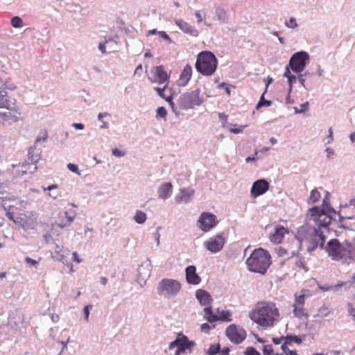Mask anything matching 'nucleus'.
<instances>
[{
	"label": "nucleus",
	"mask_w": 355,
	"mask_h": 355,
	"mask_svg": "<svg viewBox=\"0 0 355 355\" xmlns=\"http://www.w3.org/2000/svg\"><path fill=\"white\" fill-rule=\"evenodd\" d=\"M195 193L194 189L184 188L180 189V194L176 197L178 202H188V200L193 196Z\"/></svg>",
	"instance_id": "aec40b11"
},
{
	"label": "nucleus",
	"mask_w": 355,
	"mask_h": 355,
	"mask_svg": "<svg viewBox=\"0 0 355 355\" xmlns=\"http://www.w3.org/2000/svg\"><path fill=\"white\" fill-rule=\"evenodd\" d=\"M168 88V84L166 83L163 88L160 87H155V90L157 92V94L162 98L165 99L171 105L173 110L175 111L174 109V103L173 102L172 95H169L166 96L164 94L165 91Z\"/></svg>",
	"instance_id": "4be33fe9"
},
{
	"label": "nucleus",
	"mask_w": 355,
	"mask_h": 355,
	"mask_svg": "<svg viewBox=\"0 0 355 355\" xmlns=\"http://www.w3.org/2000/svg\"><path fill=\"white\" fill-rule=\"evenodd\" d=\"M72 126L78 130H83L84 128V125L83 123H73Z\"/></svg>",
	"instance_id": "69168bd1"
},
{
	"label": "nucleus",
	"mask_w": 355,
	"mask_h": 355,
	"mask_svg": "<svg viewBox=\"0 0 355 355\" xmlns=\"http://www.w3.org/2000/svg\"><path fill=\"white\" fill-rule=\"evenodd\" d=\"M269 183L263 179L255 181L251 188L250 193L254 198L264 194L269 189Z\"/></svg>",
	"instance_id": "2eb2a0df"
},
{
	"label": "nucleus",
	"mask_w": 355,
	"mask_h": 355,
	"mask_svg": "<svg viewBox=\"0 0 355 355\" xmlns=\"http://www.w3.org/2000/svg\"><path fill=\"white\" fill-rule=\"evenodd\" d=\"M245 263L249 270L263 275L271 264V257L267 250L260 248L253 250Z\"/></svg>",
	"instance_id": "7ed1b4c3"
},
{
	"label": "nucleus",
	"mask_w": 355,
	"mask_h": 355,
	"mask_svg": "<svg viewBox=\"0 0 355 355\" xmlns=\"http://www.w3.org/2000/svg\"><path fill=\"white\" fill-rule=\"evenodd\" d=\"M196 298L203 305H208L211 301L210 295L205 291L199 289L196 293Z\"/></svg>",
	"instance_id": "412c9836"
},
{
	"label": "nucleus",
	"mask_w": 355,
	"mask_h": 355,
	"mask_svg": "<svg viewBox=\"0 0 355 355\" xmlns=\"http://www.w3.org/2000/svg\"><path fill=\"white\" fill-rule=\"evenodd\" d=\"M6 215L8 219H10V220H12L14 223H21V221L18 220V219L17 220L15 219V213L13 211H7L6 213Z\"/></svg>",
	"instance_id": "c03bdc74"
},
{
	"label": "nucleus",
	"mask_w": 355,
	"mask_h": 355,
	"mask_svg": "<svg viewBox=\"0 0 355 355\" xmlns=\"http://www.w3.org/2000/svg\"><path fill=\"white\" fill-rule=\"evenodd\" d=\"M320 198V193L317 189H313L311 191L309 198V203H315Z\"/></svg>",
	"instance_id": "2f4dec72"
},
{
	"label": "nucleus",
	"mask_w": 355,
	"mask_h": 355,
	"mask_svg": "<svg viewBox=\"0 0 355 355\" xmlns=\"http://www.w3.org/2000/svg\"><path fill=\"white\" fill-rule=\"evenodd\" d=\"M218 116L220 119L224 121V123H227V115L224 113H219Z\"/></svg>",
	"instance_id": "e2e57ef3"
},
{
	"label": "nucleus",
	"mask_w": 355,
	"mask_h": 355,
	"mask_svg": "<svg viewBox=\"0 0 355 355\" xmlns=\"http://www.w3.org/2000/svg\"><path fill=\"white\" fill-rule=\"evenodd\" d=\"M293 260L295 267L297 270H304L305 272L309 270V268L306 266V263L299 257H294L291 258Z\"/></svg>",
	"instance_id": "c85d7f7f"
},
{
	"label": "nucleus",
	"mask_w": 355,
	"mask_h": 355,
	"mask_svg": "<svg viewBox=\"0 0 355 355\" xmlns=\"http://www.w3.org/2000/svg\"><path fill=\"white\" fill-rule=\"evenodd\" d=\"M263 352L265 355H275L273 352L272 347L270 345H264Z\"/></svg>",
	"instance_id": "4c0bfd02"
},
{
	"label": "nucleus",
	"mask_w": 355,
	"mask_h": 355,
	"mask_svg": "<svg viewBox=\"0 0 355 355\" xmlns=\"http://www.w3.org/2000/svg\"><path fill=\"white\" fill-rule=\"evenodd\" d=\"M60 218H65L66 221L64 222H60V223H58V227L63 228L67 225H69L74 219L75 214L73 212H69V211H64L62 214H60Z\"/></svg>",
	"instance_id": "393cba45"
},
{
	"label": "nucleus",
	"mask_w": 355,
	"mask_h": 355,
	"mask_svg": "<svg viewBox=\"0 0 355 355\" xmlns=\"http://www.w3.org/2000/svg\"><path fill=\"white\" fill-rule=\"evenodd\" d=\"M11 24L14 28H21L23 26V21L19 17H14L11 19Z\"/></svg>",
	"instance_id": "c9c22d12"
},
{
	"label": "nucleus",
	"mask_w": 355,
	"mask_h": 355,
	"mask_svg": "<svg viewBox=\"0 0 355 355\" xmlns=\"http://www.w3.org/2000/svg\"><path fill=\"white\" fill-rule=\"evenodd\" d=\"M178 26L186 33H191L193 31V27L190 26L188 23L181 21L177 23Z\"/></svg>",
	"instance_id": "473e14b6"
},
{
	"label": "nucleus",
	"mask_w": 355,
	"mask_h": 355,
	"mask_svg": "<svg viewBox=\"0 0 355 355\" xmlns=\"http://www.w3.org/2000/svg\"><path fill=\"white\" fill-rule=\"evenodd\" d=\"M148 78L151 83L158 84H168L169 80V76L162 65L153 67Z\"/></svg>",
	"instance_id": "f8f14e48"
},
{
	"label": "nucleus",
	"mask_w": 355,
	"mask_h": 355,
	"mask_svg": "<svg viewBox=\"0 0 355 355\" xmlns=\"http://www.w3.org/2000/svg\"><path fill=\"white\" fill-rule=\"evenodd\" d=\"M309 60V54L305 51L295 53L290 59L288 66L293 71L301 73L306 67V62Z\"/></svg>",
	"instance_id": "9d476101"
},
{
	"label": "nucleus",
	"mask_w": 355,
	"mask_h": 355,
	"mask_svg": "<svg viewBox=\"0 0 355 355\" xmlns=\"http://www.w3.org/2000/svg\"><path fill=\"white\" fill-rule=\"evenodd\" d=\"M67 168L71 171L80 175V172H79L78 167L77 165L72 164V163H69L67 164Z\"/></svg>",
	"instance_id": "79ce46f5"
},
{
	"label": "nucleus",
	"mask_w": 355,
	"mask_h": 355,
	"mask_svg": "<svg viewBox=\"0 0 355 355\" xmlns=\"http://www.w3.org/2000/svg\"><path fill=\"white\" fill-rule=\"evenodd\" d=\"M218 223V220L216 216L210 212L205 211L201 213L198 220L199 228L205 232L210 231L215 227Z\"/></svg>",
	"instance_id": "9b49d317"
},
{
	"label": "nucleus",
	"mask_w": 355,
	"mask_h": 355,
	"mask_svg": "<svg viewBox=\"0 0 355 355\" xmlns=\"http://www.w3.org/2000/svg\"><path fill=\"white\" fill-rule=\"evenodd\" d=\"M218 314L216 315V318H218V321H225L230 322L232 321L231 313L228 310H222L221 311L219 309L217 310Z\"/></svg>",
	"instance_id": "cd10ccee"
},
{
	"label": "nucleus",
	"mask_w": 355,
	"mask_h": 355,
	"mask_svg": "<svg viewBox=\"0 0 355 355\" xmlns=\"http://www.w3.org/2000/svg\"><path fill=\"white\" fill-rule=\"evenodd\" d=\"M218 60L211 51H202L197 57L196 69L203 76H211L216 71Z\"/></svg>",
	"instance_id": "20e7f679"
},
{
	"label": "nucleus",
	"mask_w": 355,
	"mask_h": 355,
	"mask_svg": "<svg viewBox=\"0 0 355 355\" xmlns=\"http://www.w3.org/2000/svg\"><path fill=\"white\" fill-rule=\"evenodd\" d=\"M204 317L209 322L218 321L216 315L214 314L211 306H207L204 309Z\"/></svg>",
	"instance_id": "bb28decb"
},
{
	"label": "nucleus",
	"mask_w": 355,
	"mask_h": 355,
	"mask_svg": "<svg viewBox=\"0 0 355 355\" xmlns=\"http://www.w3.org/2000/svg\"><path fill=\"white\" fill-rule=\"evenodd\" d=\"M195 343L193 341H190L187 336L182 333L178 334L175 340L169 344V349H173L174 347H177L175 355H180L184 353L187 349H191Z\"/></svg>",
	"instance_id": "1a4fd4ad"
},
{
	"label": "nucleus",
	"mask_w": 355,
	"mask_h": 355,
	"mask_svg": "<svg viewBox=\"0 0 355 355\" xmlns=\"http://www.w3.org/2000/svg\"><path fill=\"white\" fill-rule=\"evenodd\" d=\"M288 82L290 86V90H291L293 87V84L296 82V77L292 75L291 77H288Z\"/></svg>",
	"instance_id": "8fccbe9b"
},
{
	"label": "nucleus",
	"mask_w": 355,
	"mask_h": 355,
	"mask_svg": "<svg viewBox=\"0 0 355 355\" xmlns=\"http://www.w3.org/2000/svg\"><path fill=\"white\" fill-rule=\"evenodd\" d=\"M167 114L166 110L164 107H159L157 109V115L162 117L165 118Z\"/></svg>",
	"instance_id": "a19ab883"
},
{
	"label": "nucleus",
	"mask_w": 355,
	"mask_h": 355,
	"mask_svg": "<svg viewBox=\"0 0 355 355\" xmlns=\"http://www.w3.org/2000/svg\"><path fill=\"white\" fill-rule=\"evenodd\" d=\"M134 219L137 223L142 224L146 220V214L142 211L137 210L134 216Z\"/></svg>",
	"instance_id": "7c9ffc66"
},
{
	"label": "nucleus",
	"mask_w": 355,
	"mask_h": 355,
	"mask_svg": "<svg viewBox=\"0 0 355 355\" xmlns=\"http://www.w3.org/2000/svg\"><path fill=\"white\" fill-rule=\"evenodd\" d=\"M282 340H284V336H282L280 338H274L272 339V342L275 344V345H279L282 343Z\"/></svg>",
	"instance_id": "5fc2aeb1"
},
{
	"label": "nucleus",
	"mask_w": 355,
	"mask_h": 355,
	"mask_svg": "<svg viewBox=\"0 0 355 355\" xmlns=\"http://www.w3.org/2000/svg\"><path fill=\"white\" fill-rule=\"evenodd\" d=\"M98 49L99 50L103 53H106V50H105V43H100L99 45H98Z\"/></svg>",
	"instance_id": "774afa93"
},
{
	"label": "nucleus",
	"mask_w": 355,
	"mask_h": 355,
	"mask_svg": "<svg viewBox=\"0 0 355 355\" xmlns=\"http://www.w3.org/2000/svg\"><path fill=\"white\" fill-rule=\"evenodd\" d=\"M200 89H197L190 93L182 94L179 99V106L184 110H188L196 105H200L202 103L200 97Z\"/></svg>",
	"instance_id": "0eeeda50"
},
{
	"label": "nucleus",
	"mask_w": 355,
	"mask_h": 355,
	"mask_svg": "<svg viewBox=\"0 0 355 355\" xmlns=\"http://www.w3.org/2000/svg\"><path fill=\"white\" fill-rule=\"evenodd\" d=\"M73 261L77 263H80L81 259L79 258V256L76 252H73Z\"/></svg>",
	"instance_id": "0e129e2a"
},
{
	"label": "nucleus",
	"mask_w": 355,
	"mask_h": 355,
	"mask_svg": "<svg viewBox=\"0 0 355 355\" xmlns=\"http://www.w3.org/2000/svg\"><path fill=\"white\" fill-rule=\"evenodd\" d=\"M353 289L355 291V274L352 277L351 280L349 281V285L347 289Z\"/></svg>",
	"instance_id": "49530a36"
},
{
	"label": "nucleus",
	"mask_w": 355,
	"mask_h": 355,
	"mask_svg": "<svg viewBox=\"0 0 355 355\" xmlns=\"http://www.w3.org/2000/svg\"><path fill=\"white\" fill-rule=\"evenodd\" d=\"M10 101L7 98V92L6 90H0V107L8 109Z\"/></svg>",
	"instance_id": "c756f323"
},
{
	"label": "nucleus",
	"mask_w": 355,
	"mask_h": 355,
	"mask_svg": "<svg viewBox=\"0 0 355 355\" xmlns=\"http://www.w3.org/2000/svg\"><path fill=\"white\" fill-rule=\"evenodd\" d=\"M224 244L225 239L221 235H216L205 243L207 249L211 252H219L223 248Z\"/></svg>",
	"instance_id": "4468645a"
},
{
	"label": "nucleus",
	"mask_w": 355,
	"mask_h": 355,
	"mask_svg": "<svg viewBox=\"0 0 355 355\" xmlns=\"http://www.w3.org/2000/svg\"><path fill=\"white\" fill-rule=\"evenodd\" d=\"M92 307V305H87L84 308V313H85V318L87 321H88L89 315V309Z\"/></svg>",
	"instance_id": "de8ad7c7"
},
{
	"label": "nucleus",
	"mask_w": 355,
	"mask_h": 355,
	"mask_svg": "<svg viewBox=\"0 0 355 355\" xmlns=\"http://www.w3.org/2000/svg\"><path fill=\"white\" fill-rule=\"evenodd\" d=\"M210 329V327L208 324L204 323L201 325V330L205 332H207Z\"/></svg>",
	"instance_id": "052dcab7"
},
{
	"label": "nucleus",
	"mask_w": 355,
	"mask_h": 355,
	"mask_svg": "<svg viewBox=\"0 0 355 355\" xmlns=\"http://www.w3.org/2000/svg\"><path fill=\"white\" fill-rule=\"evenodd\" d=\"M159 35H160L161 37L165 39V40H170V37L169 36L166 34V32L164 31H159L158 32Z\"/></svg>",
	"instance_id": "4d7b16f0"
},
{
	"label": "nucleus",
	"mask_w": 355,
	"mask_h": 355,
	"mask_svg": "<svg viewBox=\"0 0 355 355\" xmlns=\"http://www.w3.org/2000/svg\"><path fill=\"white\" fill-rule=\"evenodd\" d=\"M0 118L2 119L3 121L8 122H17L19 120V116L12 114L11 111L0 112Z\"/></svg>",
	"instance_id": "a878e982"
},
{
	"label": "nucleus",
	"mask_w": 355,
	"mask_h": 355,
	"mask_svg": "<svg viewBox=\"0 0 355 355\" xmlns=\"http://www.w3.org/2000/svg\"><path fill=\"white\" fill-rule=\"evenodd\" d=\"M310 220L315 223V227L320 230L321 227H327L331 222V217L326 214L323 209L318 207H313L309 209Z\"/></svg>",
	"instance_id": "6e6552de"
},
{
	"label": "nucleus",
	"mask_w": 355,
	"mask_h": 355,
	"mask_svg": "<svg viewBox=\"0 0 355 355\" xmlns=\"http://www.w3.org/2000/svg\"><path fill=\"white\" fill-rule=\"evenodd\" d=\"M277 253L279 256H283L287 253L286 250L282 248V247H279L277 249Z\"/></svg>",
	"instance_id": "bf43d9fd"
},
{
	"label": "nucleus",
	"mask_w": 355,
	"mask_h": 355,
	"mask_svg": "<svg viewBox=\"0 0 355 355\" xmlns=\"http://www.w3.org/2000/svg\"><path fill=\"white\" fill-rule=\"evenodd\" d=\"M35 224H36V222H33V224L32 225H29L28 224V223L26 221H24L22 223H21V226L24 229H34L35 226Z\"/></svg>",
	"instance_id": "09e8293b"
},
{
	"label": "nucleus",
	"mask_w": 355,
	"mask_h": 355,
	"mask_svg": "<svg viewBox=\"0 0 355 355\" xmlns=\"http://www.w3.org/2000/svg\"><path fill=\"white\" fill-rule=\"evenodd\" d=\"M172 191L173 185L171 182L163 183L157 189L158 196L159 198L166 200L171 196Z\"/></svg>",
	"instance_id": "6ab92c4d"
},
{
	"label": "nucleus",
	"mask_w": 355,
	"mask_h": 355,
	"mask_svg": "<svg viewBox=\"0 0 355 355\" xmlns=\"http://www.w3.org/2000/svg\"><path fill=\"white\" fill-rule=\"evenodd\" d=\"M289 66L288 65L286 68V71L284 72V77H286L287 78H288V77H291L292 75L291 73V71H290V69H289Z\"/></svg>",
	"instance_id": "338daca9"
},
{
	"label": "nucleus",
	"mask_w": 355,
	"mask_h": 355,
	"mask_svg": "<svg viewBox=\"0 0 355 355\" xmlns=\"http://www.w3.org/2000/svg\"><path fill=\"white\" fill-rule=\"evenodd\" d=\"M333 140V130L332 128H330L329 129V136L327 137V143H330Z\"/></svg>",
	"instance_id": "13d9d810"
},
{
	"label": "nucleus",
	"mask_w": 355,
	"mask_h": 355,
	"mask_svg": "<svg viewBox=\"0 0 355 355\" xmlns=\"http://www.w3.org/2000/svg\"><path fill=\"white\" fill-rule=\"evenodd\" d=\"M247 127V125H241L238 128H229V131L231 132V133H234V134H239V133H241L243 130V129Z\"/></svg>",
	"instance_id": "ea45409f"
},
{
	"label": "nucleus",
	"mask_w": 355,
	"mask_h": 355,
	"mask_svg": "<svg viewBox=\"0 0 355 355\" xmlns=\"http://www.w3.org/2000/svg\"><path fill=\"white\" fill-rule=\"evenodd\" d=\"M349 285V282H339L336 286L335 287L336 288H341L343 286H346L347 288Z\"/></svg>",
	"instance_id": "603ef678"
},
{
	"label": "nucleus",
	"mask_w": 355,
	"mask_h": 355,
	"mask_svg": "<svg viewBox=\"0 0 355 355\" xmlns=\"http://www.w3.org/2000/svg\"><path fill=\"white\" fill-rule=\"evenodd\" d=\"M250 318L264 329L275 327L280 320L277 304L271 301L258 302L249 313Z\"/></svg>",
	"instance_id": "f257e3e1"
},
{
	"label": "nucleus",
	"mask_w": 355,
	"mask_h": 355,
	"mask_svg": "<svg viewBox=\"0 0 355 355\" xmlns=\"http://www.w3.org/2000/svg\"><path fill=\"white\" fill-rule=\"evenodd\" d=\"M220 345L219 344H214L211 345L207 352V355H216L219 352Z\"/></svg>",
	"instance_id": "f704fd0d"
},
{
	"label": "nucleus",
	"mask_w": 355,
	"mask_h": 355,
	"mask_svg": "<svg viewBox=\"0 0 355 355\" xmlns=\"http://www.w3.org/2000/svg\"><path fill=\"white\" fill-rule=\"evenodd\" d=\"M192 73V67L189 64H186L182 71H181L178 80H177V85L179 87L186 86L188 84L189 81L191 80Z\"/></svg>",
	"instance_id": "dca6fc26"
},
{
	"label": "nucleus",
	"mask_w": 355,
	"mask_h": 355,
	"mask_svg": "<svg viewBox=\"0 0 355 355\" xmlns=\"http://www.w3.org/2000/svg\"><path fill=\"white\" fill-rule=\"evenodd\" d=\"M244 354L245 355H260V353L252 347H247Z\"/></svg>",
	"instance_id": "58836bf2"
},
{
	"label": "nucleus",
	"mask_w": 355,
	"mask_h": 355,
	"mask_svg": "<svg viewBox=\"0 0 355 355\" xmlns=\"http://www.w3.org/2000/svg\"><path fill=\"white\" fill-rule=\"evenodd\" d=\"M288 228L282 225H277L275 229L274 233L270 237V241L275 243H280L283 241L284 236L288 234Z\"/></svg>",
	"instance_id": "a211bd4d"
},
{
	"label": "nucleus",
	"mask_w": 355,
	"mask_h": 355,
	"mask_svg": "<svg viewBox=\"0 0 355 355\" xmlns=\"http://www.w3.org/2000/svg\"><path fill=\"white\" fill-rule=\"evenodd\" d=\"M271 103H272L270 101H268L264 98L263 94L260 98V100H259L258 104L257 105V109H259V107H261L262 106H267V107L270 106L271 105Z\"/></svg>",
	"instance_id": "e433bc0d"
},
{
	"label": "nucleus",
	"mask_w": 355,
	"mask_h": 355,
	"mask_svg": "<svg viewBox=\"0 0 355 355\" xmlns=\"http://www.w3.org/2000/svg\"><path fill=\"white\" fill-rule=\"evenodd\" d=\"M112 155L115 157H123L125 155V152L121 151L117 148H114L112 150Z\"/></svg>",
	"instance_id": "a18cd8bd"
},
{
	"label": "nucleus",
	"mask_w": 355,
	"mask_h": 355,
	"mask_svg": "<svg viewBox=\"0 0 355 355\" xmlns=\"http://www.w3.org/2000/svg\"><path fill=\"white\" fill-rule=\"evenodd\" d=\"M48 138V134L46 132H44V136L42 138V137H37L36 139V142H40V141H46Z\"/></svg>",
	"instance_id": "680f3d73"
},
{
	"label": "nucleus",
	"mask_w": 355,
	"mask_h": 355,
	"mask_svg": "<svg viewBox=\"0 0 355 355\" xmlns=\"http://www.w3.org/2000/svg\"><path fill=\"white\" fill-rule=\"evenodd\" d=\"M308 105H309L308 102L301 104L300 105V107H301L300 110L296 111V112H303L306 111L308 108Z\"/></svg>",
	"instance_id": "864d4df0"
},
{
	"label": "nucleus",
	"mask_w": 355,
	"mask_h": 355,
	"mask_svg": "<svg viewBox=\"0 0 355 355\" xmlns=\"http://www.w3.org/2000/svg\"><path fill=\"white\" fill-rule=\"evenodd\" d=\"M181 287V284L178 280L166 278L159 283L157 292L165 297H173L180 292Z\"/></svg>",
	"instance_id": "423d86ee"
},
{
	"label": "nucleus",
	"mask_w": 355,
	"mask_h": 355,
	"mask_svg": "<svg viewBox=\"0 0 355 355\" xmlns=\"http://www.w3.org/2000/svg\"><path fill=\"white\" fill-rule=\"evenodd\" d=\"M142 70H143V68H142V64H139L135 69V74H139L140 75L141 73L142 72Z\"/></svg>",
	"instance_id": "6e6d98bb"
},
{
	"label": "nucleus",
	"mask_w": 355,
	"mask_h": 355,
	"mask_svg": "<svg viewBox=\"0 0 355 355\" xmlns=\"http://www.w3.org/2000/svg\"><path fill=\"white\" fill-rule=\"evenodd\" d=\"M225 334L235 344L241 343L246 337L245 331L234 324H231L226 329Z\"/></svg>",
	"instance_id": "ddd939ff"
},
{
	"label": "nucleus",
	"mask_w": 355,
	"mask_h": 355,
	"mask_svg": "<svg viewBox=\"0 0 355 355\" xmlns=\"http://www.w3.org/2000/svg\"><path fill=\"white\" fill-rule=\"evenodd\" d=\"M186 280L189 284L197 285L200 284L201 279L196 272V268L194 266H189L186 268Z\"/></svg>",
	"instance_id": "f3484780"
},
{
	"label": "nucleus",
	"mask_w": 355,
	"mask_h": 355,
	"mask_svg": "<svg viewBox=\"0 0 355 355\" xmlns=\"http://www.w3.org/2000/svg\"><path fill=\"white\" fill-rule=\"evenodd\" d=\"M230 353V349L228 347H224L222 349H219L218 354L220 355H228Z\"/></svg>",
	"instance_id": "3c124183"
},
{
	"label": "nucleus",
	"mask_w": 355,
	"mask_h": 355,
	"mask_svg": "<svg viewBox=\"0 0 355 355\" xmlns=\"http://www.w3.org/2000/svg\"><path fill=\"white\" fill-rule=\"evenodd\" d=\"M305 303V295L304 294L295 295V301L293 304L298 306H304Z\"/></svg>",
	"instance_id": "72a5a7b5"
},
{
	"label": "nucleus",
	"mask_w": 355,
	"mask_h": 355,
	"mask_svg": "<svg viewBox=\"0 0 355 355\" xmlns=\"http://www.w3.org/2000/svg\"><path fill=\"white\" fill-rule=\"evenodd\" d=\"M324 249L332 260L355 261V246L349 243L341 244L338 239H333L327 242Z\"/></svg>",
	"instance_id": "f03ea898"
},
{
	"label": "nucleus",
	"mask_w": 355,
	"mask_h": 355,
	"mask_svg": "<svg viewBox=\"0 0 355 355\" xmlns=\"http://www.w3.org/2000/svg\"><path fill=\"white\" fill-rule=\"evenodd\" d=\"M302 342V339L297 336H286L284 337V342L282 345V349L285 350V349H289L288 346L293 343L300 345Z\"/></svg>",
	"instance_id": "5701e85b"
},
{
	"label": "nucleus",
	"mask_w": 355,
	"mask_h": 355,
	"mask_svg": "<svg viewBox=\"0 0 355 355\" xmlns=\"http://www.w3.org/2000/svg\"><path fill=\"white\" fill-rule=\"evenodd\" d=\"M293 314L294 315L299 318H307L309 317V314L306 310L304 309V306H298L295 304H293Z\"/></svg>",
	"instance_id": "b1692460"
},
{
	"label": "nucleus",
	"mask_w": 355,
	"mask_h": 355,
	"mask_svg": "<svg viewBox=\"0 0 355 355\" xmlns=\"http://www.w3.org/2000/svg\"><path fill=\"white\" fill-rule=\"evenodd\" d=\"M286 26L288 28H295L297 26V24L295 18L291 17L289 21L286 23Z\"/></svg>",
	"instance_id": "37998d69"
},
{
	"label": "nucleus",
	"mask_w": 355,
	"mask_h": 355,
	"mask_svg": "<svg viewBox=\"0 0 355 355\" xmlns=\"http://www.w3.org/2000/svg\"><path fill=\"white\" fill-rule=\"evenodd\" d=\"M307 244V250L312 252L317 248H324L325 236L321 230H318L315 227H309L307 230V235L302 239Z\"/></svg>",
	"instance_id": "39448f33"
}]
</instances>
